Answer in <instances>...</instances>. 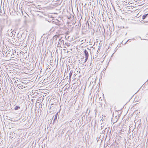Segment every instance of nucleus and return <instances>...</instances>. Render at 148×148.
<instances>
[{
    "mask_svg": "<svg viewBox=\"0 0 148 148\" xmlns=\"http://www.w3.org/2000/svg\"><path fill=\"white\" fill-rule=\"evenodd\" d=\"M84 55L85 56V60L84 61V60H83V63H85L87 61V60L88 56H89V54L88 53V51L86 50L85 49L84 51Z\"/></svg>",
    "mask_w": 148,
    "mask_h": 148,
    "instance_id": "obj_1",
    "label": "nucleus"
},
{
    "mask_svg": "<svg viewBox=\"0 0 148 148\" xmlns=\"http://www.w3.org/2000/svg\"><path fill=\"white\" fill-rule=\"evenodd\" d=\"M5 50H3L2 53L3 55L6 57L9 56L10 55V51H8L5 52Z\"/></svg>",
    "mask_w": 148,
    "mask_h": 148,
    "instance_id": "obj_2",
    "label": "nucleus"
},
{
    "mask_svg": "<svg viewBox=\"0 0 148 148\" xmlns=\"http://www.w3.org/2000/svg\"><path fill=\"white\" fill-rule=\"evenodd\" d=\"M25 84L23 83L19 84H18V87L19 88L23 89L25 88V86L24 85Z\"/></svg>",
    "mask_w": 148,
    "mask_h": 148,
    "instance_id": "obj_3",
    "label": "nucleus"
},
{
    "mask_svg": "<svg viewBox=\"0 0 148 148\" xmlns=\"http://www.w3.org/2000/svg\"><path fill=\"white\" fill-rule=\"evenodd\" d=\"M58 42V45H59L60 46L63 45H64V41L63 40L59 39Z\"/></svg>",
    "mask_w": 148,
    "mask_h": 148,
    "instance_id": "obj_4",
    "label": "nucleus"
},
{
    "mask_svg": "<svg viewBox=\"0 0 148 148\" xmlns=\"http://www.w3.org/2000/svg\"><path fill=\"white\" fill-rule=\"evenodd\" d=\"M90 23L92 25L91 28H92L93 26H95V22H94V21H92L91 22H90ZM88 27L90 28H91V26H89V23H88Z\"/></svg>",
    "mask_w": 148,
    "mask_h": 148,
    "instance_id": "obj_5",
    "label": "nucleus"
},
{
    "mask_svg": "<svg viewBox=\"0 0 148 148\" xmlns=\"http://www.w3.org/2000/svg\"><path fill=\"white\" fill-rule=\"evenodd\" d=\"M58 113H57L54 116H53V123L55 121H56L57 120V117L58 116Z\"/></svg>",
    "mask_w": 148,
    "mask_h": 148,
    "instance_id": "obj_6",
    "label": "nucleus"
},
{
    "mask_svg": "<svg viewBox=\"0 0 148 148\" xmlns=\"http://www.w3.org/2000/svg\"><path fill=\"white\" fill-rule=\"evenodd\" d=\"M58 37V36H54L53 38V41L54 40V42H56V41L57 40V38Z\"/></svg>",
    "mask_w": 148,
    "mask_h": 148,
    "instance_id": "obj_7",
    "label": "nucleus"
},
{
    "mask_svg": "<svg viewBox=\"0 0 148 148\" xmlns=\"http://www.w3.org/2000/svg\"><path fill=\"white\" fill-rule=\"evenodd\" d=\"M148 15V14H147L144 15L142 16V19L144 20L145 19Z\"/></svg>",
    "mask_w": 148,
    "mask_h": 148,
    "instance_id": "obj_8",
    "label": "nucleus"
},
{
    "mask_svg": "<svg viewBox=\"0 0 148 148\" xmlns=\"http://www.w3.org/2000/svg\"><path fill=\"white\" fill-rule=\"evenodd\" d=\"M73 73V71L71 70L69 73V78H70L71 77Z\"/></svg>",
    "mask_w": 148,
    "mask_h": 148,
    "instance_id": "obj_9",
    "label": "nucleus"
},
{
    "mask_svg": "<svg viewBox=\"0 0 148 148\" xmlns=\"http://www.w3.org/2000/svg\"><path fill=\"white\" fill-rule=\"evenodd\" d=\"M20 108V107L18 106H16L15 107V108H14V109L16 110H18Z\"/></svg>",
    "mask_w": 148,
    "mask_h": 148,
    "instance_id": "obj_10",
    "label": "nucleus"
},
{
    "mask_svg": "<svg viewBox=\"0 0 148 148\" xmlns=\"http://www.w3.org/2000/svg\"><path fill=\"white\" fill-rule=\"evenodd\" d=\"M130 40V42L131 40V39H129L128 40L127 42H126L125 43H127L128 41H129Z\"/></svg>",
    "mask_w": 148,
    "mask_h": 148,
    "instance_id": "obj_11",
    "label": "nucleus"
},
{
    "mask_svg": "<svg viewBox=\"0 0 148 148\" xmlns=\"http://www.w3.org/2000/svg\"><path fill=\"white\" fill-rule=\"evenodd\" d=\"M66 44L67 45V46H69V44L67 43H66Z\"/></svg>",
    "mask_w": 148,
    "mask_h": 148,
    "instance_id": "obj_12",
    "label": "nucleus"
},
{
    "mask_svg": "<svg viewBox=\"0 0 148 148\" xmlns=\"http://www.w3.org/2000/svg\"><path fill=\"white\" fill-rule=\"evenodd\" d=\"M76 74H75V73L74 74V75L75 76L76 75Z\"/></svg>",
    "mask_w": 148,
    "mask_h": 148,
    "instance_id": "obj_13",
    "label": "nucleus"
},
{
    "mask_svg": "<svg viewBox=\"0 0 148 148\" xmlns=\"http://www.w3.org/2000/svg\"><path fill=\"white\" fill-rule=\"evenodd\" d=\"M21 12H22V14L23 15V11L22 10H21Z\"/></svg>",
    "mask_w": 148,
    "mask_h": 148,
    "instance_id": "obj_14",
    "label": "nucleus"
},
{
    "mask_svg": "<svg viewBox=\"0 0 148 148\" xmlns=\"http://www.w3.org/2000/svg\"><path fill=\"white\" fill-rule=\"evenodd\" d=\"M87 49H88V50H89L88 49V48H87Z\"/></svg>",
    "mask_w": 148,
    "mask_h": 148,
    "instance_id": "obj_15",
    "label": "nucleus"
}]
</instances>
